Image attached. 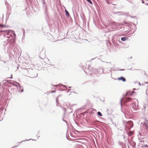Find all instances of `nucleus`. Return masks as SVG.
<instances>
[{"label":"nucleus","mask_w":148,"mask_h":148,"mask_svg":"<svg viewBox=\"0 0 148 148\" xmlns=\"http://www.w3.org/2000/svg\"><path fill=\"white\" fill-rule=\"evenodd\" d=\"M133 126L132 122L131 121L128 122L127 125H126V128L127 129H130Z\"/></svg>","instance_id":"nucleus-1"},{"label":"nucleus","mask_w":148,"mask_h":148,"mask_svg":"<svg viewBox=\"0 0 148 148\" xmlns=\"http://www.w3.org/2000/svg\"><path fill=\"white\" fill-rule=\"evenodd\" d=\"M117 79L119 80H122L123 82H125L126 81L125 79L123 77L118 78Z\"/></svg>","instance_id":"nucleus-2"},{"label":"nucleus","mask_w":148,"mask_h":148,"mask_svg":"<svg viewBox=\"0 0 148 148\" xmlns=\"http://www.w3.org/2000/svg\"><path fill=\"white\" fill-rule=\"evenodd\" d=\"M131 99H131L130 98H125L124 99V100L125 102H127L128 101H131Z\"/></svg>","instance_id":"nucleus-3"},{"label":"nucleus","mask_w":148,"mask_h":148,"mask_svg":"<svg viewBox=\"0 0 148 148\" xmlns=\"http://www.w3.org/2000/svg\"><path fill=\"white\" fill-rule=\"evenodd\" d=\"M127 39V38L126 37H123L121 38V40L122 41H125Z\"/></svg>","instance_id":"nucleus-4"},{"label":"nucleus","mask_w":148,"mask_h":148,"mask_svg":"<svg viewBox=\"0 0 148 148\" xmlns=\"http://www.w3.org/2000/svg\"><path fill=\"white\" fill-rule=\"evenodd\" d=\"M65 12L66 15L68 16H70V14L66 10H65Z\"/></svg>","instance_id":"nucleus-5"},{"label":"nucleus","mask_w":148,"mask_h":148,"mask_svg":"<svg viewBox=\"0 0 148 148\" xmlns=\"http://www.w3.org/2000/svg\"><path fill=\"white\" fill-rule=\"evenodd\" d=\"M147 122H145V125L146 127V128L147 129H148V121H147Z\"/></svg>","instance_id":"nucleus-6"},{"label":"nucleus","mask_w":148,"mask_h":148,"mask_svg":"<svg viewBox=\"0 0 148 148\" xmlns=\"http://www.w3.org/2000/svg\"><path fill=\"white\" fill-rule=\"evenodd\" d=\"M97 114L99 116H102V114L101 113L99 112H98Z\"/></svg>","instance_id":"nucleus-7"},{"label":"nucleus","mask_w":148,"mask_h":148,"mask_svg":"<svg viewBox=\"0 0 148 148\" xmlns=\"http://www.w3.org/2000/svg\"><path fill=\"white\" fill-rule=\"evenodd\" d=\"M90 4H92V2L90 0H86Z\"/></svg>","instance_id":"nucleus-8"},{"label":"nucleus","mask_w":148,"mask_h":148,"mask_svg":"<svg viewBox=\"0 0 148 148\" xmlns=\"http://www.w3.org/2000/svg\"><path fill=\"white\" fill-rule=\"evenodd\" d=\"M122 25V24L119 23H117L116 24V25H119V26H120V25Z\"/></svg>","instance_id":"nucleus-9"},{"label":"nucleus","mask_w":148,"mask_h":148,"mask_svg":"<svg viewBox=\"0 0 148 148\" xmlns=\"http://www.w3.org/2000/svg\"><path fill=\"white\" fill-rule=\"evenodd\" d=\"M5 26L3 25L0 24V27H4Z\"/></svg>","instance_id":"nucleus-10"},{"label":"nucleus","mask_w":148,"mask_h":148,"mask_svg":"<svg viewBox=\"0 0 148 148\" xmlns=\"http://www.w3.org/2000/svg\"><path fill=\"white\" fill-rule=\"evenodd\" d=\"M146 4L148 5V3L147 2Z\"/></svg>","instance_id":"nucleus-11"},{"label":"nucleus","mask_w":148,"mask_h":148,"mask_svg":"<svg viewBox=\"0 0 148 148\" xmlns=\"http://www.w3.org/2000/svg\"><path fill=\"white\" fill-rule=\"evenodd\" d=\"M142 2H143V3H144V2L143 1H142Z\"/></svg>","instance_id":"nucleus-12"},{"label":"nucleus","mask_w":148,"mask_h":148,"mask_svg":"<svg viewBox=\"0 0 148 148\" xmlns=\"http://www.w3.org/2000/svg\"><path fill=\"white\" fill-rule=\"evenodd\" d=\"M147 1L148 2V0H147Z\"/></svg>","instance_id":"nucleus-13"}]
</instances>
